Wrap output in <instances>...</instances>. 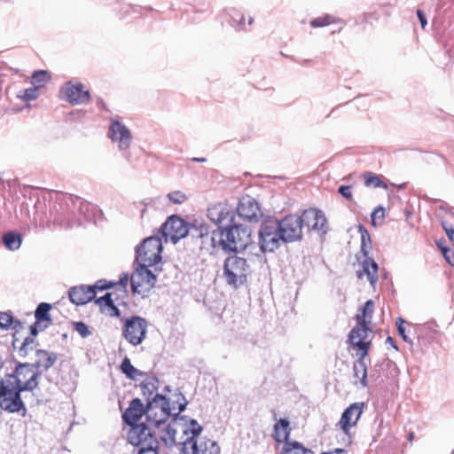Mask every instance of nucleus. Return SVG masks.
<instances>
[{
    "mask_svg": "<svg viewBox=\"0 0 454 454\" xmlns=\"http://www.w3.org/2000/svg\"><path fill=\"white\" fill-rule=\"evenodd\" d=\"M282 241V234L279 231L278 220L270 218L262 222L259 231V244L263 253L274 252Z\"/></svg>",
    "mask_w": 454,
    "mask_h": 454,
    "instance_id": "obj_5",
    "label": "nucleus"
},
{
    "mask_svg": "<svg viewBox=\"0 0 454 454\" xmlns=\"http://www.w3.org/2000/svg\"><path fill=\"white\" fill-rule=\"evenodd\" d=\"M452 216L454 217V214H452Z\"/></svg>",
    "mask_w": 454,
    "mask_h": 454,
    "instance_id": "obj_62",
    "label": "nucleus"
},
{
    "mask_svg": "<svg viewBox=\"0 0 454 454\" xmlns=\"http://www.w3.org/2000/svg\"><path fill=\"white\" fill-rule=\"evenodd\" d=\"M121 370L122 373L126 375L127 378L137 380L140 377H143L145 373L140 370L137 369L131 364L130 360L128 357H125L121 364Z\"/></svg>",
    "mask_w": 454,
    "mask_h": 454,
    "instance_id": "obj_26",
    "label": "nucleus"
},
{
    "mask_svg": "<svg viewBox=\"0 0 454 454\" xmlns=\"http://www.w3.org/2000/svg\"><path fill=\"white\" fill-rule=\"evenodd\" d=\"M147 322L138 316H132L124 320L122 327L123 338L131 345H140L146 337Z\"/></svg>",
    "mask_w": 454,
    "mask_h": 454,
    "instance_id": "obj_8",
    "label": "nucleus"
},
{
    "mask_svg": "<svg viewBox=\"0 0 454 454\" xmlns=\"http://www.w3.org/2000/svg\"><path fill=\"white\" fill-rule=\"evenodd\" d=\"M108 136L114 143L118 144V148L121 151L127 150L132 142L129 129L119 121H112Z\"/></svg>",
    "mask_w": 454,
    "mask_h": 454,
    "instance_id": "obj_14",
    "label": "nucleus"
},
{
    "mask_svg": "<svg viewBox=\"0 0 454 454\" xmlns=\"http://www.w3.org/2000/svg\"><path fill=\"white\" fill-rule=\"evenodd\" d=\"M176 403L178 404V413L182 412L185 410L186 405H187V401H186L184 395H182L181 393L178 395Z\"/></svg>",
    "mask_w": 454,
    "mask_h": 454,
    "instance_id": "obj_49",
    "label": "nucleus"
},
{
    "mask_svg": "<svg viewBox=\"0 0 454 454\" xmlns=\"http://www.w3.org/2000/svg\"><path fill=\"white\" fill-rule=\"evenodd\" d=\"M417 16L419 20L421 27L425 28L427 24V20L425 13L421 10H417Z\"/></svg>",
    "mask_w": 454,
    "mask_h": 454,
    "instance_id": "obj_51",
    "label": "nucleus"
},
{
    "mask_svg": "<svg viewBox=\"0 0 454 454\" xmlns=\"http://www.w3.org/2000/svg\"><path fill=\"white\" fill-rule=\"evenodd\" d=\"M250 272V264L243 257L232 254L228 256L224 261L223 273V278L227 285L235 289L243 286L247 282V276Z\"/></svg>",
    "mask_w": 454,
    "mask_h": 454,
    "instance_id": "obj_4",
    "label": "nucleus"
},
{
    "mask_svg": "<svg viewBox=\"0 0 454 454\" xmlns=\"http://www.w3.org/2000/svg\"><path fill=\"white\" fill-rule=\"evenodd\" d=\"M252 231L244 224H233L223 229L214 231L211 234L210 243L213 247H220L225 252L242 251L252 242Z\"/></svg>",
    "mask_w": 454,
    "mask_h": 454,
    "instance_id": "obj_3",
    "label": "nucleus"
},
{
    "mask_svg": "<svg viewBox=\"0 0 454 454\" xmlns=\"http://www.w3.org/2000/svg\"><path fill=\"white\" fill-rule=\"evenodd\" d=\"M36 344L34 337H26L19 347V356L26 357L35 348Z\"/></svg>",
    "mask_w": 454,
    "mask_h": 454,
    "instance_id": "obj_33",
    "label": "nucleus"
},
{
    "mask_svg": "<svg viewBox=\"0 0 454 454\" xmlns=\"http://www.w3.org/2000/svg\"><path fill=\"white\" fill-rule=\"evenodd\" d=\"M208 219L221 229L223 224L230 223L234 219V211L227 203H216L207 208Z\"/></svg>",
    "mask_w": 454,
    "mask_h": 454,
    "instance_id": "obj_13",
    "label": "nucleus"
},
{
    "mask_svg": "<svg viewBox=\"0 0 454 454\" xmlns=\"http://www.w3.org/2000/svg\"><path fill=\"white\" fill-rule=\"evenodd\" d=\"M172 410H176L175 403L171 406L163 395H156L148 403L147 420L132 426L128 433V442L137 448V454L145 450H158L154 427L162 420H168Z\"/></svg>",
    "mask_w": 454,
    "mask_h": 454,
    "instance_id": "obj_2",
    "label": "nucleus"
},
{
    "mask_svg": "<svg viewBox=\"0 0 454 454\" xmlns=\"http://www.w3.org/2000/svg\"><path fill=\"white\" fill-rule=\"evenodd\" d=\"M114 285V284H113V283L106 285L105 280H99L92 287H94V291L96 292V289L105 290V289L111 288Z\"/></svg>",
    "mask_w": 454,
    "mask_h": 454,
    "instance_id": "obj_50",
    "label": "nucleus"
},
{
    "mask_svg": "<svg viewBox=\"0 0 454 454\" xmlns=\"http://www.w3.org/2000/svg\"><path fill=\"white\" fill-rule=\"evenodd\" d=\"M372 221L374 223L377 218L383 219L385 217V209L383 207L379 206L372 213Z\"/></svg>",
    "mask_w": 454,
    "mask_h": 454,
    "instance_id": "obj_45",
    "label": "nucleus"
},
{
    "mask_svg": "<svg viewBox=\"0 0 454 454\" xmlns=\"http://www.w3.org/2000/svg\"><path fill=\"white\" fill-rule=\"evenodd\" d=\"M357 324L358 325L353 328L348 334V340L350 343H353L357 340L365 341L368 335V332H370V325H364L361 322H357Z\"/></svg>",
    "mask_w": 454,
    "mask_h": 454,
    "instance_id": "obj_24",
    "label": "nucleus"
},
{
    "mask_svg": "<svg viewBox=\"0 0 454 454\" xmlns=\"http://www.w3.org/2000/svg\"><path fill=\"white\" fill-rule=\"evenodd\" d=\"M253 21H254L253 18H250L249 21H248L249 25H251L253 23Z\"/></svg>",
    "mask_w": 454,
    "mask_h": 454,
    "instance_id": "obj_60",
    "label": "nucleus"
},
{
    "mask_svg": "<svg viewBox=\"0 0 454 454\" xmlns=\"http://www.w3.org/2000/svg\"><path fill=\"white\" fill-rule=\"evenodd\" d=\"M129 278H130L129 277L128 274H122L118 284L121 286L123 288H126Z\"/></svg>",
    "mask_w": 454,
    "mask_h": 454,
    "instance_id": "obj_53",
    "label": "nucleus"
},
{
    "mask_svg": "<svg viewBox=\"0 0 454 454\" xmlns=\"http://www.w3.org/2000/svg\"><path fill=\"white\" fill-rule=\"evenodd\" d=\"M150 266L137 263L130 276V284L134 294H144L149 292L156 283V276L148 269Z\"/></svg>",
    "mask_w": 454,
    "mask_h": 454,
    "instance_id": "obj_9",
    "label": "nucleus"
},
{
    "mask_svg": "<svg viewBox=\"0 0 454 454\" xmlns=\"http://www.w3.org/2000/svg\"><path fill=\"white\" fill-rule=\"evenodd\" d=\"M374 311V302L372 300H368L362 309V315L356 316V321L361 322L364 325H371L372 317Z\"/></svg>",
    "mask_w": 454,
    "mask_h": 454,
    "instance_id": "obj_30",
    "label": "nucleus"
},
{
    "mask_svg": "<svg viewBox=\"0 0 454 454\" xmlns=\"http://www.w3.org/2000/svg\"><path fill=\"white\" fill-rule=\"evenodd\" d=\"M363 271L367 276L370 284L374 286L378 281V264L372 259H365L363 262Z\"/></svg>",
    "mask_w": 454,
    "mask_h": 454,
    "instance_id": "obj_23",
    "label": "nucleus"
},
{
    "mask_svg": "<svg viewBox=\"0 0 454 454\" xmlns=\"http://www.w3.org/2000/svg\"><path fill=\"white\" fill-rule=\"evenodd\" d=\"M61 92L64 94V98L72 105L84 104L90 99L89 90H86L80 82L76 84L71 82H67Z\"/></svg>",
    "mask_w": 454,
    "mask_h": 454,
    "instance_id": "obj_16",
    "label": "nucleus"
},
{
    "mask_svg": "<svg viewBox=\"0 0 454 454\" xmlns=\"http://www.w3.org/2000/svg\"><path fill=\"white\" fill-rule=\"evenodd\" d=\"M189 229L186 223L177 215L168 218L161 227V234L166 242L177 243L181 239L187 236Z\"/></svg>",
    "mask_w": 454,
    "mask_h": 454,
    "instance_id": "obj_10",
    "label": "nucleus"
},
{
    "mask_svg": "<svg viewBox=\"0 0 454 454\" xmlns=\"http://www.w3.org/2000/svg\"><path fill=\"white\" fill-rule=\"evenodd\" d=\"M340 21H341L340 19H336L333 15L325 14V16L317 17V18L312 20L309 22V24L312 27H322L327 26L329 24L335 23V22H340Z\"/></svg>",
    "mask_w": 454,
    "mask_h": 454,
    "instance_id": "obj_34",
    "label": "nucleus"
},
{
    "mask_svg": "<svg viewBox=\"0 0 454 454\" xmlns=\"http://www.w3.org/2000/svg\"><path fill=\"white\" fill-rule=\"evenodd\" d=\"M281 454H314L311 450L305 449L298 442H285Z\"/></svg>",
    "mask_w": 454,
    "mask_h": 454,
    "instance_id": "obj_29",
    "label": "nucleus"
},
{
    "mask_svg": "<svg viewBox=\"0 0 454 454\" xmlns=\"http://www.w3.org/2000/svg\"><path fill=\"white\" fill-rule=\"evenodd\" d=\"M13 322V318L11 314L6 312H0V327L7 329Z\"/></svg>",
    "mask_w": 454,
    "mask_h": 454,
    "instance_id": "obj_42",
    "label": "nucleus"
},
{
    "mask_svg": "<svg viewBox=\"0 0 454 454\" xmlns=\"http://www.w3.org/2000/svg\"><path fill=\"white\" fill-rule=\"evenodd\" d=\"M41 324V322L36 321L34 325L30 326V337H35L38 333V326Z\"/></svg>",
    "mask_w": 454,
    "mask_h": 454,
    "instance_id": "obj_54",
    "label": "nucleus"
},
{
    "mask_svg": "<svg viewBox=\"0 0 454 454\" xmlns=\"http://www.w3.org/2000/svg\"><path fill=\"white\" fill-rule=\"evenodd\" d=\"M158 383V380L156 378H148L145 380H144L141 383V390L145 396H146V401L149 403L150 401H153V397L156 395H159L156 393L152 398L151 396L154 394V392L157 390L156 384Z\"/></svg>",
    "mask_w": 454,
    "mask_h": 454,
    "instance_id": "obj_27",
    "label": "nucleus"
},
{
    "mask_svg": "<svg viewBox=\"0 0 454 454\" xmlns=\"http://www.w3.org/2000/svg\"><path fill=\"white\" fill-rule=\"evenodd\" d=\"M321 454H348V451L342 448H335L332 450L322 452Z\"/></svg>",
    "mask_w": 454,
    "mask_h": 454,
    "instance_id": "obj_52",
    "label": "nucleus"
},
{
    "mask_svg": "<svg viewBox=\"0 0 454 454\" xmlns=\"http://www.w3.org/2000/svg\"><path fill=\"white\" fill-rule=\"evenodd\" d=\"M167 420H162L157 427H154V434L158 443L161 441L166 446H172L176 442V429L169 424L166 425Z\"/></svg>",
    "mask_w": 454,
    "mask_h": 454,
    "instance_id": "obj_21",
    "label": "nucleus"
},
{
    "mask_svg": "<svg viewBox=\"0 0 454 454\" xmlns=\"http://www.w3.org/2000/svg\"><path fill=\"white\" fill-rule=\"evenodd\" d=\"M360 232H361V251L364 255H367L369 253V249L371 248V238L370 234L362 226H360Z\"/></svg>",
    "mask_w": 454,
    "mask_h": 454,
    "instance_id": "obj_38",
    "label": "nucleus"
},
{
    "mask_svg": "<svg viewBox=\"0 0 454 454\" xmlns=\"http://www.w3.org/2000/svg\"><path fill=\"white\" fill-rule=\"evenodd\" d=\"M354 377L359 379V382L363 387L368 386L367 380V365L366 364L354 363L353 365Z\"/></svg>",
    "mask_w": 454,
    "mask_h": 454,
    "instance_id": "obj_32",
    "label": "nucleus"
},
{
    "mask_svg": "<svg viewBox=\"0 0 454 454\" xmlns=\"http://www.w3.org/2000/svg\"><path fill=\"white\" fill-rule=\"evenodd\" d=\"M367 355H368L367 350H364V352H359L357 354L358 358H357V360L355 363L366 364L365 363V357L367 356Z\"/></svg>",
    "mask_w": 454,
    "mask_h": 454,
    "instance_id": "obj_55",
    "label": "nucleus"
},
{
    "mask_svg": "<svg viewBox=\"0 0 454 454\" xmlns=\"http://www.w3.org/2000/svg\"><path fill=\"white\" fill-rule=\"evenodd\" d=\"M35 355L36 361L31 364L35 372H41V374L50 369L58 360L57 354L43 349H37Z\"/></svg>",
    "mask_w": 454,
    "mask_h": 454,
    "instance_id": "obj_20",
    "label": "nucleus"
},
{
    "mask_svg": "<svg viewBox=\"0 0 454 454\" xmlns=\"http://www.w3.org/2000/svg\"><path fill=\"white\" fill-rule=\"evenodd\" d=\"M354 347H356L359 352H364V350H367V353L369 352V348L371 345V341H362L357 340L353 343H351Z\"/></svg>",
    "mask_w": 454,
    "mask_h": 454,
    "instance_id": "obj_46",
    "label": "nucleus"
},
{
    "mask_svg": "<svg viewBox=\"0 0 454 454\" xmlns=\"http://www.w3.org/2000/svg\"><path fill=\"white\" fill-rule=\"evenodd\" d=\"M50 79L49 74L44 70L35 71L32 75V83L34 86L42 87Z\"/></svg>",
    "mask_w": 454,
    "mask_h": 454,
    "instance_id": "obj_37",
    "label": "nucleus"
},
{
    "mask_svg": "<svg viewBox=\"0 0 454 454\" xmlns=\"http://www.w3.org/2000/svg\"><path fill=\"white\" fill-rule=\"evenodd\" d=\"M162 243L159 237L144 239L136 249V262L147 266H154L161 261Z\"/></svg>",
    "mask_w": 454,
    "mask_h": 454,
    "instance_id": "obj_6",
    "label": "nucleus"
},
{
    "mask_svg": "<svg viewBox=\"0 0 454 454\" xmlns=\"http://www.w3.org/2000/svg\"><path fill=\"white\" fill-rule=\"evenodd\" d=\"M364 184L368 187H384L387 188V185L380 179V177L371 172H366L364 174Z\"/></svg>",
    "mask_w": 454,
    "mask_h": 454,
    "instance_id": "obj_36",
    "label": "nucleus"
},
{
    "mask_svg": "<svg viewBox=\"0 0 454 454\" xmlns=\"http://www.w3.org/2000/svg\"><path fill=\"white\" fill-rule=\"evenodd\" d=\"M74 329L82 337L86 338L91 334L88 325L83 322H74Z\"/></svg>",
    "mask_w": 454,
    "mask_h": 454,
    "instance_id": "obj_41",
    "label": "nucleus"
},
{
    "mask_svg": "<svg viewBox=\"0 0 454 454\" xmlns=\"http://www.w3.org/2000/svg\"><path fill=\"white\" fill-rule=\"evenodd\" d=\"M166 389H167L168 391H169V386H167V387H166Z\"/></svg>",
    "mask_w": 454,
    "mask_h": 454,
    "instance_id": "obj_61",
    "label": "nucleus"
},
{
    "mask_svg": "<svg viewBox=\"0 0 454 454\" xmlns=\"http://www.w3.org/2000/svg\"><path fill=\"white\" fill-rule=\"evenodd\" d=\"M192 160L194 161V162H206L207 159L206 158H200V157H193L192 159Z\"/></svg>",
    "mask_w": 454,
    "mask_h": 454,
    "instance_id": "obj_58",
    "label": "nucleus"
},
{
    "mask_svg": "<svg viewBox=\"0 0 454 454\" xmlns=\"http://www.w3.org/2000/svg\"><path fill=\"white\" fill-rule=\"evenodd\" d=\"M442 253L445 258V260L450 264L454 265V254L448 247H441Z\"/></svg>",
    "mask_w": 454,
    "mask_h": 454,
    "instance_id": "obj_47",
    "label": "nucleus"
},
{
    "mask_svg": "<svg viewBox=\"0 0 454 454\" xmlns=\"http://www.w3.org/2000/svg\"><path fill=\"white\" fill-rule=\"evenodd\" d=\"M364 405V403H355L343 411L339 425L344 433H348L349 429L356 425L362 415Z\"/></svg>",
    "mask_w": 454,
    "mask_h": 454,
    "instance_id": "obj_17",
    "label": "nucleus"
},
{
    "mask_svg": "<svg viewBox=\"0 0 454 454\" xmlns=\"http://www.w3.org/2000/svg\"><path fill=\"white\" fill-rule=\"evenodd\" d=\"M19 340L18 338L15 337V335L13 336V340H12V346L15 349H18L19 350Z\"/></svg>",
    "mask_w": 454,
    "mask_h": 454,
    "instance_id": "obj_56",
    "label": "nucleus"
},
{
    "mask_svg": "<svg viewBox=\"0 0 454 454\" xmlns=\"http://www.w3.org/2000/svg\"><path fill=\"white\" fill-rule=\"evenodd\" d=\"M338 192L348 200H351L353 198L351 192V186L349 185H340L338 189Z\"/></svg>",
    "mask_w": 454,
    "mask_h": 454,
    "instance_id": "obj_44",
    "label": "nucleus"
},
{
    "mask_svg": "<svg viewBox=\"0 0 454 454\" xmlns=\"http://www.w3.org/2000/svg\"><path fill=\"white\" fill-rule=\"evenodd\" d=\"M40 377L41 372H35L32 364L18 363L12 373L0 380V408L10 413L21 411L25 416L27 408L20 394L35 389Z\"/></svg>",
    "mask_w": 454,
    "mask_h": 454,
    "instance_id": "obj_1",
    "label": "nucleus"
},
{
    "mask_svg": "<svg viewBox=\"0 0 454 454\" xmlns=\"http://www.w3.org/2000/svg\"><path fill=\"white\" fill-rule=\"evenodd\" d=\"M147 411L148 403L145 407L140 399L135 398L130 402L129 408L122 414L123 421L132 427L137 424V422L143 415L145 416V420H147Z\"/></svg>",
    "mask_w": 454,
    "mask_h": 454,
    "instance_id": "obj_18",
    "label": "nucleus"
},
{
    "mask_svg": "<svg viewBox=\"0 0 454 454\" xmlns=\"http://www.w3.org/2000/svg\"><path fill=\"white\" fill-rule=\"evenodd\" d=\"M189 233L192 238L200 239L201 245H205L207 241L210 242L211 235H209L208 226L205 223H200L199 226L193 224L188 227Z\"/></svg>",
    "mask_w": 454,
    "mask_h": 454,
    "instance_id": "obj_22",
    "label": "nucleus"
},
{
    "mask_svg": "<svg viewBox=\"0 0 454 454\" xmlns=\"http://www.w3.org/2000/svg\"><path fill=\"white\" fill-rule=\"evenodd\" d=\"M4 246L10 250H17L21 245V236L15 232H7L3 237Z\"/></svg>",
    "mask_w": 454,
    "mask_h": 454,
    "instance_id": "obj_31",
    "label": "nucleus"
},
{
    "mask_svg": "<svg viewBox=\"0 0 454 454\" xmlns=\"http://www.w3.org/2000/svg\"><path fill=\"white\" fill-rule=\"evenodd\" d=\"M168 198L174 204H182L187 200V196L180 191L169 192Z\"/></svg>",
    "mask_w": 454,
    "mask_h": 454,
    "instance_id": "obj_40",
    "label": "nucleus"
},
{
    "mask_svg": "<svg viewBox=\"0 0 454 454\" xmlns=\"http://www.w3.org/2000/svg\"><path fill=\"white\" fill-rule=\"evenodd\" d=\"M133 454H137V450L133 451ZM142 454H157V450H145Z\"/></svg>",
    "mask_w": 454,
    "mask_h": 454,
    "instance_id": "obj_59",
    "label": "nucleus"
},
{
    "mask_svg": "<svg viewBox=\"0 0 454 454\" xmlns=\"http://www.w3.org/2000/svg\"><path fill=\"white\" fill-rule=\"evenodd\" d=\"M96 303L99 305L101 308L106 309L110 316H120V310L114 303V300L112 299V294L106 293L104 296L98 298L96 301Z\"/></svg>",
    "mask_w": 454,
    "mask_h": 454,
    "instance_id": "obj_25",
    "label": "nucleus"
},
{
    "mask_svg": "<svg viewBox=\"0 0 454 454\" xmlns=\"http://www.w3.org/2000/svg\"><path fill=\"white\" fill-rule=\"evenodd\" d=\"M94 287L80 286L72 287L69 292L70 301L76 305H83L90 301L95 297Z\"/></svg>",
    "mask_w": 454,
    "mask_h": 454,
    "instance_id": "obj_19",
    "label": "nucleus"
},
{
    "mask_svg": "<svg viewBox=\"0 0 454 454\" xmlns=\"http://www.w3.org/2000/svg\"><path fill=\"white\" fill-rule=\"evenodd\" d=\"M283 243L299 241L302 239V226L298 215H289L278 220Z\"/></svg>",
    "mask_w": 454,
    "mask_h": 454,
    "instance_id": "obj_11",
    "label": "nucleus"
},
{
    "mask_svg": "<svg viewBox=\"0 0 454 454\" xmlns=\"http://www.w3.org/2000/svg\"><path fill=\"white\" fill-rule=\"evenodd\" d=\"M289 421L285 419H281L274 427L275 438L278 442L286 441L289 435Z\"/></svg>",
    "mask_w": 454,
    "mask_h": 454,
    "instance_id": "obj_28",
    "label": "nucleus"
},
{
    "mask_svg": "<svg viewBox=\"0 0 454 454\" xmlns=\"http://www.w3.org/2000/svg\"><path fill=\"white\" fill-rule=\"evenodd\" d=\"M403 324H404V320L401 317H398L397 321H396V325H397V331H398V333L401 335V337L403 338V340L405 341V342H408L410 344H412V341L408 337V335L405 333V328L403 326Z\"/></svg>",
    "mask_w": 454,
    "mask_h": 454,
    "instance_id": "obj_43",
    "label": "nucleus"
},
{
    "mask_svg": "<svg viewBox=\"0 0 454 454\" xmlns=\"http://www.w3.org/2000/svg\"><path fill=\"white\" fill-rule=\"evenodd\" d=\"M387 343H389L390 345H392L395 349H397V347L395 345V340L392 337H387V340H386Z\"/></svg>",
    "mask_w": 454,
    "mask_h": 454,
    "instance_id": "obj_57",
    "label": "nucleus"
},
{
    "mask_svg": "<svg viewBox=\"0 0 454 454\" xmlns=\"http://www.w3.org/2000/svg\"><path fill=\"white\" fill-rule=\"evenodd\" d=\"M38 87L34 86L32 88L25 89L19 94V98L25 100H34L39 97Z\"/></svg>",
    "mask_w": 454,
    "mask_h": 454,
    "instance_id": "obj_39",
    "label": "nucleus"
},
{
    "mask_svg": "<svg viewBox=\"0 0 454 454\" xmlns=\"http://www.w3.org/2000/svg\"><path fill=\"white\" fill-rule=\"evenodd\" d=\"M51 309V305L46 302L40 303L35 312V317L36 318V321L43 322V321H50V315L49 311Z\"/></svg>",
    "mask_w": 454,
    "mask_h": 454,
    "instance_id": "obj_35",
    "label": "nucleus"
},
{
    "mask_svg": "<svg viewBox=\"0 0 454 454\" xmlns=\"http://www.w3.org/2000/svg\"><path fill=\"white\" fill-rule=\"evenodd\" d=\"M302 229L306 227L309 231H322L323 234L327 231V220L325 214L318 209L309 208L299 215Z\"/></svg>",
    "mask_w": 454,
    "mask_h": 454,
    "instance_id": "obj_12",
    "label": "nucleus"
},
{
    "mask_svg": "<svg viewBox=\"0 0 454 454\" xmlns=\"http://www.w3.org/2000/svg\"><path fill=\"white\" fill-rule=\"evenodd\" d=\"M237 212L239 217L249 222L258 221L262 216L258 202L251 196L246 195L239 200Z\"/></svg>",
    "mask_w": 454,
    "mask_h": 454,
    "instance_id": "obj_15",
    "label": "nucleus"
},
{
    "mask_svg": "<svg viewBox=\"0 0 454 454\" xmlns=\"http://www.w3.org/2000/svg\"><path fill=\"white\" fill-rule=\"evenodd\" d=\"M442 225L450 240L454 243V228L446 222H442Z\"/></svg>",
    "mask_w": 454,
    "mask_h": 454,
    "instance_id": "obj_48",
    "label": "nucleus"
},
{
    "mask_svg": "<svg viewBox=\"0 0 454 454\" xmlns=\"http://www.w3.org/2000/svg\"><path fill=\"white\" fill-rule=\"evenodd\" d=\"M189 431L192 436L188 437L183 443L182 450L184 453L188 454L189 450H191L192 454H219V447L215 442L207 441L199 444L196 441V437L202 431V427L197 420L192 419L190 421Z\"/></svg>",
    "mask_w": 454,
    "mask_h": 454,
    "instance_id": "obj_7",
    "label": "nucleus"
}]
</instances>
